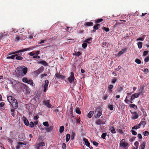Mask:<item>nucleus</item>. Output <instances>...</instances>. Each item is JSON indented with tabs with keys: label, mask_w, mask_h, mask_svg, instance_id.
<instances>
[{
	"label": "nucleus",
	"mask_w": 149,
	"mask_h": 149,
	"mask_svg": "<svg viewBox=\"0 0 149 149\" xmlns=\"http://www.w3.org/2000/svg\"><path fill=\"white\" fill-rule=\"evenodd\" d=\"M16 75L18 77H20L23 76L22 73V67H18L16 68V72L15 73Z\"/></svg>",
	"instance_id": "nucleus-1"
},
{
	"label": "nucleus",
	"mask_w": 149,
	"mask_h": 149,
	"mask_svg": "<svg viewBox=\"0 0 149 149\" xmlns=\"http://www.w3.org/2000/svg\"><path fill=\"white\" fill-rule=\"evenodd\" d=\"M74 74L72 72H71L70 76L68 78V81L70 83L73 81V85L74 86L76 83V81H74Z\"/></svg>",
	"instance_id": "nucleus-2"
},
{
	"label": "nucleus",
	"mask_w": 149,
	"mask_h": 149,
	"mask_svg": "<svg viewBox=\"0 0 149 149\" xmlns=\"http://www.w3.org/2000/svg\"><path fill=\"white\" fill-rule=\"evenodd\" d=\"M102 114V111L100 108L96 109L95 111V117L96 118H99Z\"/></svg>",
	"instance_id": "nucleus-3"
},
{
	"label": "nucleus",
	"mask_w": 149,
	"mask_h": 149,
	"mask_svg": "<svg viewBox=\"0 0 149 149\" xmlns=\"http://www.w3.org/2000/svg\"><path fill=\"white\" fill-rule=\"evenodd\" d=\"M50 100H44L43 101V104L48 108H50L52 105L49 104Z\"/></svg>",
	"instance_id": "nucleus-4"
},
{
	"label": "nucleus",
	"mask_w": 149,
	"mask_h": 149,
	"mask_svg": "<svg viewBox=\"0 0 149 149\" xmlns=\"http://www.w3.org/2000/svg\"><path fill=\"white\" fill-rule=\"evenodd\" d=\"M15 101L11 104L13 107L15 109H17L18 107V103L16 100H14Z\"/></svg>",
	"instance_id": "nucleus-5"
},
{
	"label": "nucleus",
	"mask_w": 149,
	"mask_h": 149,
	"mask_svg": "<svg viewBox=\"0 0 149 149\" xmlns=\"http://www.w3.org/2000/svg\"><path fill=\"white\" fill-rule=\"evenodd\" d=\"M7 99L8 101L11 104L14 101V100L16 99L13 97L11 96H8L7 97Z\"/></svg>",
	"instance_id": "nucleus-6"
},
{
	"label": "nucleus",
	"mask_w": 149,
	"mask_h": 149,
	"mask_svg": "<svg viewBox=\"0 0 149 149\" xmlns=\"http://www.w3.org/2000/svg\"><path fill=\"white\" fill-rule=\"evenodd\" d=\"M22 73L23 74L24 76V75L26 74V73L27 72L28 69L26 67L24 66L22 67Z\"/></svg>",
	"instance_id": "nucleus-7"
},
{
	"label": "nucleus",
	"mask_w": 149,
	"mask_h": 149,
	"mask_svg": "<svg viewBox=\"0 0 149 149\" xmlns=\"http://www.w3.org/2000/svg\"><path fill=\"white\" fill-rule=\"evenodd\" d=\"M49 83V81L47 80H46L45 81V83L44 86L43 91L45 92L46 91L48 87V85Z\"/></svg>",
	"instance_id": "nucleus-8"
},
{
	"label": "nucleus",
	"mask_w": 149,
	"mask_h": 149,
	"mask_svg": "<svg viewBox=\"0 0 149 149\" xmlns=\"http://www.w3.org/2000/svg\"><path fill=\"white\" fill-rule=\"evenodd\" d=\"M43 67H41L38 70L35 71L34 72V73L37 74H38L42 72V71L43 70Z\"/></svg>",
	"instance_id": "nucleus-9"
},
{
	"label": "nucleus",
	"mask_w": 149,
	"mask_h": 149,
	"mask_svg": "<svg viewBox=\"0 0 149 149\" xmlns=\"http://www.w3.org/2000/svg\"><path fill=\"white\" fill-rule=\"evenodd\" d=\"M125 140L123 139L120 141V146L125 147L127 146L128 144L127 143H125Z\"/></svg>",
	"instance_id": "nucleus-10"
},
{
	"label": "nucleus",
	"mask_w": 149,
	"mask_h": 149,
	"mask_svg": "<svg viewBox=\"0 0 149 149\" xmlns=\"http://www.w3.org/2000/svg\"><path fill=\"white\" fill-rule=\"evenodd\" d=\"M83 141L84 142V143L86 146L90 148V143L88 142V139L85 138H83Z\"/></svg>",
	"instance_id": "nucleus-11"
},
{
	"label": "nucleus",
	"mask_w": 149,
	"mask_h": 149,
	"mask_svg": "<svg viewBox=\"0 0 149 149\" xmlns=\"http://www.w3.org/2000/svg\"><path fill=\"white\" fill-rule=\"evenodd\" d=\"M21 54H17L15 55H12V54H9L8 56L7 57V59H14V58H15V56H16L17 55H20Z\"/></svg>",
	"instance_id": "nucleus-12"
},
{
	"label": "nucleus",
	"mask_w": 149,
	"mask_h": 149,
	"mask_svg": "<svg viewBox=\"0 0 149 149\" xmlns=\"http://www.w3.org/2000/svg\"><path fill=\"white\" fill-rule=\"evenodd\" d=\"M25 125L28 126L29 125V122L27 119L24 116H23L22 118Z\"/></svg>",
	"instance_id": "nucleus-13"
},
{
	"label": "nucleus",
	"mask_w": 149,
	"mask_h": 149,
	"mask_svg": "<svg viewBox=\"0 0 149 149\" xmlns=\"http://www.w3.org/2000/svg\"><path fill=\"white\" fill-rule=\"evenodd\" d=\"M132 113L133 115L132 117L133 119H135L138 117L139 115L136 112H134L133 113L132 112Z\"/></svg>",
	"instance_id": "nucleus-14"
},
{
	"label": "nucleus",
	"mask_w": 149,
	"mask_h": 149,
	"mask_svg": "<svg viewBox=\"0 0 149 149\" xmlns=\"http://www.w3.org/2000/svg\"><path fill=\"white\" fill-rule=\"evenodd\" d=\"M26 50H27V49H24L19 50L15 52H13V54H12V55L13 54H16V53H17L18 54H21V52H23L25 51Z\"/></svg>",
	"instance_id": "nucleus-15"
},
{
	"label": "nucleus",
	"mask_w": 149,
	"mask_h": 149,
	"mask_svg": "<svg viewBox=\"0 0 149 149\" xmlns=\"http://www.w3.org/2000/svg\"><path fill=\"white\" fill-rule=\"evenodd\" d=\"M39 63L42 64L45 66H47L48 64L45 61L42 60L39 62Z\"/></svg>",
	"instance_id": "nucleus-16"
},
{
	"label": "nucleus",
	"mask_w": 149,
	"mask_h": 149,
	"mask_svg": "<svg viewBox=\"0 0 149 149\" xmlns=\"http://www.w3.org/2000/svg\"><path fill=\"white\" fill-rule=\"evenodd\" d=\"M95 123L97 125H100V124H103L104 123L103 122V121L101 119H99L97 120L95 122Z\"/></svg>",
	"instance_id": "nucleus-17"
},
{
	"label": "nucleus",
	"mask_w": 149,
	"mask_h": 149,
	"mask_svg": "<svg viewBox=\"0 0 149 149\" xmlns=\"http://www.w3.org/2000/svg\"><path fill=\"white\" fill-rule=\"evenodd\" d=\"M139 94L138 93H136L133 94L131 96L132 99H134L135 98L138 97Z\"/></svg>",
	"instance_id": "nucleus-18"
},
{
	"label": "nucleus",
	"mask_w": 149,
	"mask_h": 149,
	"mask_svg": "<svg viewBox=\"0 0 149 149\" xmlns=\"http://www.w3.org/2000/svg\"><path fill=\"white\" fill-rule=\"evenodd\" d=\"M146 144L145 142H143L140 145L139 147L140 149H144Z\"/></svg>",
	"instance_id": "nucleus-19"
},
{
	"label": "nucleus",
	"mask_w": 149,
	"mask_h": 149,
	"mask_svg": "<svg viewBox=\"0 0 149 149\" xmlns=\"http://www.w3.org/2000/svg\"><path fill=\"white\" fill-rule=\"evenodd\" d=\"M94 113V111H90L87 115L88 117L89 118H91L93 115Z\"/></svg>",
	"instance_id": "nucleus-20"
},
{
	"label": "nucleus",
	"mask_w": 149,
	"mask_h": 149,
	"mask_svg": "<svg viewBox=\"0 0 149 149\" xmlns=\"http://www.w3.org/2000/svg\"><path fill=\"white\" fill-rule=\"evenodd\" d=\"M53 128L52 126H50L49 128H46L45 129L47 132H49L52 131Z\"/></svg>",
	"instance_id": "nucleus-21"
},
{
	"label": "nucleus",
	"mask_w": 149,
	"mask_h": 149,
	"mask_svg": "<svg viewBox=\"0 0 149 149\" xmlns=\"http://www.w3.org/2000/svg\"><path fill=\"white\" fill-rule=\"evenodd\" d=\"M24 135L23 134H21L18 136L19 141H23L24 139Z\"/></svg>",
	"instance_id": "nucleus-22"
},
{
	"label": "nucleus",
	"mask_w": 149,
	"mask_h": 149,
	"mask_svg": "<svg viewBox=\"0 0 149 149\" xmlns=\"http://www.w3.org/2000/svg\"><path fill=\"white\" fill-rule=\"evenodd\" d=\"M144 91V87L143 86H141L140 87L139 91V92L138 93L140 94H142L143 93Z\"/></svg>",
	"instance_id": "nucleus-23"
},
{
	"label": "nucleus",
	"mask_w": 149,
	"mask_h": 149,
	"mask_svg": "<svg viewBox=\"0 0 149 149\" xmlns=\"http://www.w3.org/2000/svg\"><path fill=\"white\" fill-rule=\"evenodd\" d=\"M71 134V140H73L74 139V137L75 135V134L74 132L72 131Z\"/></svg>",
	"instance_id": "nucleus-24"
},
{
	"label": "nucleus",
	"mask_w": 149,
	"mask_h": 149,
	"mask_svg": "<svg viewBox=\"0 0 149 149\" xmlns=\"http://www.w3.org/2000/svg\"><path fill=\"white\" fill-rule=\"evenodd\" d=\"M140 125L139 124L138 125H135L134 127H133L132 128V130H136L140 128Z\"/></svg>",
	"instance_id": "nucleus-25"
},
{
	"label": "nucleus",
	"mask_w": 149,
	"mask_h": 149,
	"mask_svg": "<svg viewBox=\"0 0 149 149\" xmlns=\"http://www.w3.org/2000/svg\"><path fill=\"white\" fill-rule=\"evenodd\" d=\"M146 124V122L145 121H141L140 123L139 124L140 126L142 125L143 127H144Z\"/></svg>",
	"instance_id": "nucleus-26"
},
{
	"label": "nucleus",
	"mask_w": 149,
	"mask_h": 149,
	"mask_svg": "<svg viewBox=\"0 0 149 149\" xmlns=\"http://www.w3.org/2000/svg\"><path fill=\"white\" fill-rule=\"evenodd\" d=\"M113 86L112 85H110L108 87V88L109 90V92L111 93L112 91V89L113 88Z\"/></svg>",
	"instance_id": "nucleus-27"
},
{
	"label": "nucleus",
	"mask_w": 149,
	"mask_h": 149,
	"mask_svg": "<svg viewBox=\"0 0 149 149\" xmlns=\"http://www.w3.org/2000/svg\"><path fill=\"white\" fill-rule=\"evenodd\" d=\"M64 127L63 126H61L59 128V132L60 133H61L63 132L64 130Z\"/></svg>",
	"instance_id": "nucleus-28"
},
{
	"label": "nucleus",
	"mask_w": 149,
	"mask_h": 149,
	"mask_svg": "<svg viewBox=\"0 0 149 149\" xmlns=\"http://www.w3.org/2000/svg\"><path fill=\"white\" fill-rule=\"evenodd\" d=\"M75 111L78 114H80L81 113V112L79 108V107H76V108Z\"/></svg>",
	"instance_id": "nucleus-29"
},
{
	"label": "nucleus",
	"mask_w": 149,
	"mask_h": 149,
	"mask_svg": "<svg viewBox=\"0 0 149 149\" xmlns=\"http://www.w3.org/2000/svg\"><path fill=\"white\" fill-rule=\"evenodd\" d=\"M93 25V22H87L86 23V26H92Z\"/></svg>",
	"instance_id": "nucleus-30"
},
{
	"label": "nucleus",
	"mask_w": 149,
	"mask_h": 149,
	"mask_svg": "<svg viewBox=\"0 0 149 149\" xmlns=\"http://www.w3.org/2000/svg\"><path fill=\"white\" fill-rule=\"evenodd\" d=\"M70 135L69 134H67L66 136V141L67 142H68L70 139Z\"/></svg>",
	"instance_id": "nucleus-31"
},
{
	"label": "nucleus",
	"mask_w": 149,
	"mask_h": 149,
	"mask_svg": "<svg viewBox=\"0 0 149 149\" xmlns=\"http://www.w3.org/2000/svg\"><path fill=\"white\" fill-rule=\"evenodd\" d=\"M111 132L112 133H116L115 128L113 127H111L110 128Z\"/></svg>",
	"instance_id": "nucleus-32"
},
{
	"label": "nucleus",
	"mask_w": 149,
	"mask_h": 149,
	"mask_svg": "<svg viewBox=\"0 0 149 149\" xmlns=\"http://www.w3.org/2000/svg\"><path fill=\"white\" fill-rule=\"evenodd\" d=\"M130 107H132L134 109H137V107L135 104H130Z\"/></svg>",
	"instance_id": "nucleus-33"
},
{
	"label": "nucleus",
	"mask_w": 149,
	"mask_h": 149,
	"mask_svg": "<svg viewBox=\"0 0 149 149\" xmlns=\"http://www.w3.org/2000/svg\"><path fill=\"white\" fill-rule=\"evenodd\" d=\"M137 45H138V47L139 49L141 48L142 47V42H138V43L137 44Z\"/></svg>",
	"instance_id": "nucleus-34"
},
{
	"label": "nucleus",
	"mask_w": 149,
	"mask_h": 149,
	"mask_svg": "<svg viewBox=\"0 0 149 149\" xmlns=\"http://www.w3.org/2000/svg\"><path fill=\"white\" fill-rule=\"evenodd\" d=\"M123 90V87H120V86H119L118 87V88H117V91L118 92H120L121 91H122Z\"/></svg>",
	"instance_id": "nucleus-35"
},
{
	"label": "nucleus",
	"mask_w": 149,
	"mask_h": 149,
	"mask_svg": "<svg viewBox=\"0 0 149 149\" xmlns=\"http://www.w3.org/2000/svg\"><path fill=\"white\" fill-rule=\"evenodd\" d=\"M134 146L136 147L135 149H137L139 145V143L138 141H136L134 143Z\"/></svg>",
	"instance_id": "nucleus-36"
},
{
	"label": "nucleus",
	"mask_w": 149,
	"mask_h": 149,
	"mask_svg": "<svg viewBox=\"0 0 149 149\" xmlns=\"http://www.w3.org/2000/svg\"><path fill=\"white\" fill-rule=\"evenodd\" d=\"M107 135V133H103L101 135V137L104 139H105V137Z\"/></svg>",
	"instance_id": "nucleus-37"
},
{
	"label": "nucleus",
	"mask_w": 149,
	"mask_h": 149,
	"mask_svg": "<svg viewBox=\"0 0 149 149\" xmlns=\"http://www.w3.org/2000/svg\"><path fill=\"white\" fill-rule=\"evenodd\" d=\"M135 61L137 64H139L141 63V61L139 59H136L135 60Z\"/></svg>",
	"instance_id": "nucleus-38"
},
{
	"label": "nucleus",
	"mask_w": 149,
	"mask_h": 149,
	"mask_svg": "<svg viewBox=\"0 0 149 149\" xmlns=\"http://www.w3.org/2000/svg\"><path fill=\"white\" fill-rule=\"evenodd\" d=\"M92 39V38L91 37H90V38L86 39L84 41V42L89 43H90L89 41H90Z\"/></svg>",
	"instance_id": "nucleus-39"
},
{
	"label": "nucleus",
	"mask_w": 149,
	"mask_h": 149,
	"mask_svg": "<svg viewBox=\"0 0 149 149\" xmlns=\"http://www.w3.org/2000/svg\"><path fill=\"white\" fill-rule=\"evenodd\" d=\"M27 83L30 84H33V80L31 79H28V80L27 81Z\"/></svg>",
	"instance_id": "nucleus-40"
},
{
	"label": "nucleus",
	"mask_w": 149,
	"mask_h": 149,
	"mask_svg": "<svg viewBox=\"0 0 149 149\" xmlns=\"http://www.w3.org/2000/svg\"><path fill=\"white\" fill-rule=\"evenodd\" d=\"M120 106L121 107V109L122 110H123L125 109V104L122 103L120 105Z\"/></svg>",
	"instance_id": "nucleus-41"
},
{
	"label": "nucleus",
	"mask_w": 149,
	"mask_h": 149,
	"mask_svg": "<svg viewBox=\"0 0 149 149\" xmlns=\"http://www.w3.org/2000/svg\"><path fill=\"white\" fill-rule=\"evenodd\" d=\"M55 76L56 77L58 78H60L62 77V76L60 74H58V73L56 74L55 75Z\"/></svg>",
	"instance_id": "nucleus-42"
},
{
	"label": "nucleus",
	"mask_w": 149,
	"mask_h": 149,
	"mask_svg": "<svg viewBox=\"0 0 149 149\" xmlns=\"http://www.w3.org/2000/svg\"><path fill=\"white\" fill-rule=\"evenodd\" d=\"M16 56V59L17 60H22L23 59V57L20 56Z\"/></svg>",
	"instance_id": "nucleus-43"
},
{
	"label": "nucleus",
	"mask_w": 149,
	"mask_h": 149,
	"mask_svg": "<svg viewBox=\"0 0 149 149\" xmlns=\"http://www.w3.org/2000/svg\"><path fill=\"white\" fill-rule=\"evenodd\" d=\"M43 124L46 127L49 126V124L48 122H45L43 123Z\"/></svg>",
	"instance_id": "nucleus-44"
},
{
	"label": "nucleus",
	"mask_w": 149,
	"mask_h": 149,
	"mask_svg": "<svg viewBox=\"0 0 149 149\" xmlns=\"http://www.w3.org/2000/svg\"><path fill=\"white\" fill-rule=\"evenodd\" d=\"M103 20V19H97L95 21V22L96 23H99L100 22H102Z\"/></svg>",
	"instance_id": "nucleus-45"
},
{
	"label": "nucleus",
	"mask_w": 149,
	"mask_h": 149,
	"mask_svg": "<svg viewBox=\"0 0 149 149\" xmlns=\"http://www.w3.org/2000/svg\"><path fill=\"white\" fill-rule=\"evenodd\" d=\"M10 111H11V112H12L11 115L13 116L14 117V116L15 115V113H14V112L15 111V110L14 109H11Z\"/></svg>",
	"instance_id": "nucleus-46"
},
{
	"label": "nucleus",
	"mask_w": 149,
	"mask_h": 149,
	"mask_svg": "<svg viewBox=\"0 0 149 149\" xmlns=\"http://www.w3.org/2000/svg\"><path fill=\"white\" fill-rule=\"evenodd\" d=\"M98 26H100V25L98 24H96L94 26V29H95V30L98 29Z\"/></svg>",
	"instance_id": "nucleus-47"
},
{
	"label": "nucleus",
	"mask_w": 149,
	"mask_h": 149,
	"mask_svg": "<svg viewBox=\"0 0 149 149\" xmlns=\"http://www.w3.org/2000/svg\"><path fill=\"white\" fill-rule=\"evenodd\" d=\"M87 46V44L86 43H83L82 45V47L84 49L86 48V47Z\"/></svg>",
	"instance_id": "nucleus-48"
},
{
	"label": "nucleus",
	"mask_w": 149,
	"mask_h": 149,
	"mask_svg": "<svg viewBox=\"0 0 149 149\" xmlns=\"http://www.w3.org/2000/svg\"><path fill=\"white\" fill-rule=\"evenodd\" d=\"M143 134L145 136H148L149 135V132L147 131H145L144 132Z\"/></svg>",
	"instance_id": "nucleus-49"
},
{
	"label": "nucleus",
	"mask_w": 149,
	"mask_h": 149,
	"mask_svg": "<svg viewBox=\"0 0 149 149\" xmlns=\"http://www.w3.org/2000/svg\"><path fill=\"white\" fill-rule=\"evenodd\" d=\"M131 132H132V134L134 135H136L137 134L136 132L132 130L131 131Z\"/></svg>",
	"instance_id": "nucleus-50"
},
{
	"label": "nucleus",
	"mask_w": 149,
	"mask_h": 149,
	"mask_svg": "<svg viewBox=\"0 0 149 149\" xmlns=\"http://www.w3.org/2000/svg\"><path fill=\"white\" fill-rule=\"evenodd\" d=\"M28 79L27 78H24L22 79V81L23 82L25 83H27L28 81Z\"/></svg>",
	"instance_id": "nucleus-51"
},
{
	"label": "nucleus",
	"mask_w": 149,
	"mask_h": 149,
	"mask_svg": "<svg viewBox=\"0 0 149 149\" xmlns=\"http://www.w3.org/2000/svg\"><path fill=\"white\" fill-rule=\"evenodd\" d=\"M29 127H33L34 126V124L32 122H31L29 124Z\"/></svg>",
	"instance_id": "nucleus-52"
},
{
	"label": "nucleus",
	"mask_w": 149,
	"mask_h": 149,
	"mask_svg": "<svg viewBox=\"0 0 149 149\" xmlns=\"http://www.w3.org/2000/svg\"><path fill=\"white\" fill-rule=\"evenodd\" d=\"M102 29L103 30H104L106 32H108L109 31V29L108 28H107L105 27H104Z\"/></svg>",
	"instance_id": "nucleus-53"
},
{
	"label": "nucleus",
	"mask_w": 149,
	"mask_h": 149,
	"mask_svg": "<svg viewBox=\"0 0 149 149\" xmlns=\"http://www.w3.org/2000/svg\"><path fill=\"white\" fill-rule=\"evenodd\" d=\"M149 61V56H148L145 58L144 61L145 62H147Z\"/></svg>",
	"instance_id": "nucleus-54"
},
{
	"label": "nucleus",
	"mask_w": 149,
	"mask_h": 149,
	"mask_svg": "<svg viewBox=\"0 0 149 149\" xmlns=\"http://www.w3.org/2000/svg\"><path fill=\"white\" fill-rule=\"evenodd\" d=\"M108 107L110 110H112L113 109V105H108Z\"/></svg>",
	"instance_id": "nucleus-55"
},
{
	"label": "nucleus",
	"mask_w": 149,
	"mask_h": 149,
	"mask_svg": "<svg viewBox=\"0 0 149 149\" xmlns=\"http://www.w3.org/2000/svg\"><path fill=\"white\" fill-rule=\"evenodd\" d=\"M93 145L96 146H97L99 144V143L97 142H96L95 141H93Z\"/></svg>",
	"instance_id": "nucleus-56"
},
{
	"label": "nucleus",
	"mask_w": 149,
	"mask_h": 149,
	"mask_svg": "<svg viewBox=\"0 0 149 149\" xmlns=\"http://www.w3.org/2000/svg\"><path fill=\"white\" fill-rule=\"evenodd\" d=\"M148 51H145L143 52V56H146L148 55Z\"/></svg>",
	"instance_id": "nucleus-57"
},
{
	"label": "nucleus",
	"mask_w": 149,
	"mask_h": 149,
	"mask_svg": "<svg viewBox=\"0 0 149 149\" xmlns=\"http://www.w3.org/2000/svg\"><path fill=\"white\" fill-rule=\"evenodd\" d=\"M124 50H122V51H120L118 53V55H120L123 54L124 53Z\"/></svg>",
	"instance_id": "nucleus-58"
},
{
	"label": "nucleus",
	"mask_w": 149,
	"mask_h": 149,
	"mask_svg": "<svg viewBox=\"0 0 149 149\" xmlns=\"http://www.w3.org/2000/svg\"><path fill=\"white\" fill-rule=\"evenodd\" d=\"M117 81V79L116 78H113V79L112 80V83H115Z\"/></svg>",
	"instance_id": "nucleus-59"
},
{
	"label": "nucleus",
	"mask_w": 149,
	"mask_h": 149,
	"mask_svg": "<svg viewBox=\"0 0 149 149\" xmlns=\"http://www.w3.org/2000/svg\"><path fill=\"white\" fill-rule=\"evenodd\" d=\"M17 144L19 145H26V143H25V142H24V143H22V142H19L17 143Z\"/></svg>",
	"instance_id": "nucleus-60"
},
{
	"label": "nucleus",
	"mask_w": 149,
	"mask_h": 149,
	"mask_svg": "<svg viewBox=\"0 0 149 149\" xmlns=\"http://www.w3.org/2000/svg\"><path fill=\"white\" fill-rule=\"evenodd\" d=\"M149 71V70L147 68L143 70L144 72L145 73H148V72Z\"/></svg>",
	"instance_id": "nucleus-61"
},
{
	"label": "nucleus",
	"mask_w": 149,
	"mask_h": 149,
	"mask_svg": "<svg viewBox=\"0 0 149 149\" xmlns=\"http://www.w3.org/2000/svg\"><path fill=\"white\" fill-rule=\"evenodd\" d=\"M138 137L139 139H141L142 138L141 135L140 134H138Z\"/></svg>",
	"instance_id": "nucleus-62"
},
{
	"label": "nucleus",
	"mask_w": 149,
	"mask_h": 149,
	"mask_svg": "<svg viewBox=\"0 0 149 149\" xmlns=\"http://www.w3.org/2000/svg\"><path fill=\"white\" fill-rule=\"evenodd\" d=\"M4 103L3 102H1L0 103V107H2L4 105Z\"/></svg>",
	"instance_id": "nucleus-63"
},
{
	"label": "nucleus",
	"mask_w": 149,
	"mask_h": 149,
	"mask_svg": "<svg viewBox=\"0 0 149 149\" xmlns=\"http://www.w3.org/2000/svg\"><path fill=\"white\" fill-rule=\"evenodd\" d=\"M47 74L45 73L41 74V77L42 78L44 77L47 76Z\"/></svg>",
	"instance_id": "nucleus-64"
}]
</instances>
